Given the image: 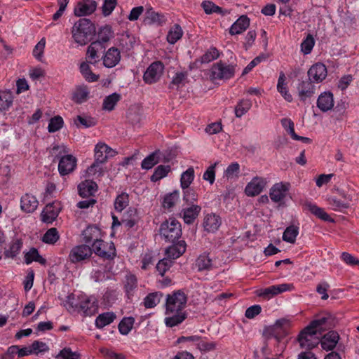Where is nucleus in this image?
Instances as JSON below:
<instances>
[{
    "label": "nucleus",
    "instance_id": "f257e3e1",
    "mask_svg": "<svg viewBox=\"0 0 359 359\" xmlns=\"http://www.w3.org/2000/svg\"><path fill=\"white\" fill-rule=\"evenodd\" d=\"M330 319L323 317L313 320L302 330L298 335L297 341L302 348L311 349L319 344L320 336L327 330V323Z\"/></svg>",
    "mask_w": 359,
    "mask_h": 359
},
{
    "label": "nucleus",
    "instance_id": "f03ea898",
    "mask_svg": "<svg viewBox=\"0 0 359 359\" xmlns=\"http://www.w3.org/2000/svg\"><path fill=\"white\" fill-rule=\"evenodd\" d=\"M95 33V27L87 18H81L72 27V34L74 41L81 45L87 44Z\"/></svg>",
    "mask_w": 359,
    "mask_h": 359
},
{
    "label": "nucleus",
    "instance_id": "7ed1b4c3",
    "mask_svg": "<svg viewBox=\"0 0 359 359\" xmlns=\"http://www.w3.org/2000/svg\"><path fill=\"white\" fill-rule=\"evenodd\" d=\"M160 235L165 241L174 243L182 236L181 224L175 218H169L161 224Z\"/></svg>",
    "mask_w": 359,
    "mask_h": 359
},
{
    "label": "nucleus",
    "instance_id": "20e7f679",
    "mask_svg": "<svg viewBox=\"0 0 359 359\" xmlns=\"http://www.w3.org/2000/svg\"><path fill=\"white\" fill-rule=\"evenodd\" d=\"M187 304V296L185 294L178 290L174 292L172 294H168L166 298V311L168 313L175 311H182Z\"/></svg>",
    "mask_w": 359,
    "mask_h": 359
},
{
    "label": "nucleus",
    "instance_id": "39448f33",
    "mask_svg": "<svg viewBox=\"0 0 359 359\" xmlns=\"http://www.w3.org/2000/svg\"><path fill=\"white\" fill-rule=\"evenodd\" d=\"M93 251L97 255L107 259H112L116 255V249L114 243H108L101 239L93 243Z\"/></svg>",
    "mask_w": 359,
    "mask_h": 359
},
{
    "label": "nucleus",
    "instance_id": "423d86ee",
    "mask_svg": "<svg viewBox=\"0 0 359 359\" xmlns=\"http://www.w3.org/2000/svg\"><path fill=\"white\" fill-rule=\"evenodd\" d=\"M234 74L235 68L233 65H226L220 62L212 65L210 76L212 80L229 79L231 78Z\"/></svg>",
    "mask_w": 359,
    "mask_h": 359
},
{
    "label": "nucleus",
    "instance_id": "0eeeda50",
    "mask_svg": "<svg viewBox=\"0 0 359 359\" xmlns=\"http://www.w3.org/2000/svg\"><path fill=\"white\" fill-rule=\"evenodd\" d=\"M164 66L160 61L152 62L143 75V80L147 84L156 83L163 74Z\"/></svg>",
    "mask_w": 359,
    "mask_h": 359
},
{
    "label": "nucleus",
    "instance_id": "6e6552de",
    "mask_svg": "<svg viewBox=\"0 0 359 359\" xmlns=\"http://www.w3.org/2000/svg\"><path fill=\"white\" fill-rule=\"evenodd\" d=\"M61 209V204L57 201L47 204L41 213V221L46 224H52L57 217Z\"/></svg>",
    "mask_w": 359,
    "mask_h": 359
},
{
    "label": "nucleus",
    "instance_id": "1a4fd4ad",
    "mask_svg": "<svg viewBox=\"0 0 359 359\" xmlns=\"http://www.w3.org/2000/svg\"><path fill=\"white\" fill-rule=\"evenodd\" d=\"M92 255V248L82 244L74 247L69 252L68 259L72 263H77L88 259Z\"/></svg>",
    "mask_w": 359,
    "mask_h": 359
},
{
    "label": "nucleus",
    "instance_id": "9d476101",
    "mask_svg": "<svg viewBox=\"0 0 359 359\" xmlns=\"http://www.w3.org/2000/svg\"><path fill=\"white\" fill-rule=\"evenodd\" d=\"M290 184L288 182L276 183L270 189L269 196L272 201L278 203L283 201L289 191Z\"/></svg>",
    "mask_w": 359,
    "mask_h": 359
},
{
    "label": "nucleus",
    "instance_id": "9b49d317",
    "mask_svg": "<svg viewBox=\"0 0 359 359\" xmlns=\"http://www.w3.org/2000/svg\"><path fill=\"white\" fill-rule=\"evenodd\" d=\"M105 48V46L101 45L100 42H92L87 48L86 61L93 65L97 64L102 60L100 53L103 52Z\"/></svg>",
    "mask_w": 359,
    "mask_h": 359
},
{
    "label": "nucleus",
    "instance_id": "f8f14e48",
    "mask_svg": "<svg viewBox=\"0 0 359 359\" xmlns=\"http://www.w3.org/2000/svg\"><path fill=\"white\" fill-rule=\"evenodd\" d=\"M97 8V2L94 0H81L79 1L74 10V13L77 17L89 15L95 12Z\"/></svg>",
    "mask_w": 359,
    "mask_h": 359
},
{
    "label": "nucleus",
    "instance_id": "ddd939ff",
    "mask_svg": "<svg viewBox=\"0 0 359 359\" xmlns=\"http://www.w3.org/2000/svg\"><path fill=\"white\" fill-rule=\"evenodd\" d=\"M80 313L85 316L94 315L97 310L98 305L95 297L81 295Z\"/></svg>",
    "mask_w": 359,
    "mask_h": 359
},
{
    "label": "nucleus",
    "instance_id": "4468645a",
    "mask_svg": "<svg viewBox=\"0 0 359 359\" xmlns=\"http://www.w3.org/2000/svg\"><path fill=\"white\" fill-rule=\"evenodd\" d=\"M103 65L107 68L116 66L121 60L120 50L116 47L109 48L101 57Z\"/></svg>",
    "mask_w": 359,
    "mask_h": 359
},
{
    "label": "nucleus",
    "instance_id": "2eb2a0df",
    "mask_svg": "<svg viewBox=\"0 0 359 359\" xmlns=\"http://www.w3.org/2000/svg\"><path fill=\"white\" fill-rule=\"evenodd\" d=\"M95 160L104 163L109 157L116 154V151L103 142H98L95 147Z\"/></svg>",
    "mask_w": 359,
    "mask_h": 359
},
{
    "label": "nucleus",
    "instance_id": "dca6fc26",
    "mask_svg": "<svg viewBox=\"0 0 359 359\" xmlns=\"http://www.w3.org/2000/svg\"><path fill=\"white\" fill-rule=\"evenodd\" d=\"M266 184L265 179L255 177L246 185L245 193L248 196H257L262 191Z\"/></svg>",
    "mask_w": 359,
    "mask_h": 359
},
{
    "label": "nucleus",
    "instance_id": "f3484780",
    "mask_svg": "<svg viewBox=\"0 0 359 359\" xmlns=\"http://www.w3.org/2000/svg\"><path fill=\"white\" fill-rule=\"evenodd\" d=\"M327 76V68L322 63H316L308 71V77L312 82L320 83Z\"/></svg>",
    "mask_w": 359,
    "mask_h": 359
},
{
    "label": "nucleus",
    "instance_id": "a211bd4d",
    "mask_svg": "<svg viewBox=\"0 0 359 359\" xmlns=\"http://www.w3.org/2000/svg\"><path fill=\"white\" fill-rule=\"evenodd\" d=\"M76 166V158L72 155H65L59 161L58 171L62 176L72 172Z\"/></svg>",
    "mask_w": 359,
    "mask_h": 359
},
{
    "label": "nucleus",
    "instance_id": "6ab92c4d",
    "mask_svg": "<svg viewBox=\"0 0 359 359\" xmlns=\"http://www.w3.org/2000/svg\"><path fill=\"white\" fill-rule=\"evenodd\" d=\"M290 326V321L285 318L277 320L276 323L266 329V332L269 335L278 338L281 334H285Z\"/></svg>",
    "mask_w": 359,
    "mask_h": 359
},
{
    "label": "nucleus",
    "instance_id": "aec40b11",
    "mask_svg": "<svg viewBox=\"0 0 359 359\" xmlns=\"http://www.w3.org/2000/svg\"><path fill=\"white\" fill-rule=\"evenodd\" d=\"M315 86L309 79L302 81L298 84V95L301 101L306 102L315 94Z\"/></svg>",
    "mask_w": 359,
    "mask_h": 359
},
{
    "label": "nucleus",
    "instance_id": "412c9836",
    "mask_svg": "<svg viewBox=\"0 0 359 359\" xmlns=\"http://www.w3.org/2000/svg\"><path fill=\"white\" fill-rule=\"evenodd\" d=\"M339 334L336 331H330L325 334L321 339H319L321 347L325 351L333 350L339 340Z\"/></svg>",
    "mask_w": 359,
    "mask_h": 359
},
{
    "label": "nucleus",
    "instance_id": "4be33fe9",
    "mask_svg": "<svg viewBox=\"0 0 359 359\" xmlns=\"http://www.w3.org/2000/svg\"><path fill=\"white\" fill-rule=\"evenodd\" d=\"M195 267L198 271H209L215 268L214 261L210 253L204 252L200 255L196 259Z\"/></svg>",
    "mask_w": 359,
    "mask_h": 359
},
{
    "label": "nucleus",
    "instance_id": "5701e85b",
    "mask_svg": "<svg viewBox=\"0 0 359 359\" xmlns=\"http://www.w3.org/2000/svg\"><path fill=\"white\" fill-rule=\"evenodd\" d=\"M222 224L221 217L215 214H207L203 220V226L206 231L210 233L216 232Z\"/></svg>",
    "mask_w": 359,
    "mask_h": 359
},
{
    "label": "nucleus",
    "instance_id": "b1692460",
    "mask_svg": "<svg viewBox=\"0 0 359 359\" xmlns=\"http://www.w3.org/2000/svg\"><path fill=\"white\" fill-rule=\"evenodd\" d=\"M292 288L293 285L292 284L287 283L272 285L262 290L259 295L261 297L269 298L283 292L291 290Z\"/></svg>",
    "mask_w": 359,
    "mask_h": 359
},
{
    "label": "nucleus",
    "instance_id": "393cba45",
    "mask_svg": "<svg viewBox=\"0 0 359 359\" xmlns=\"http://www.w3.org/2000/svg\"><path fill=\"white\" fill-rule=\"evenodd\" d=\"M38 205L39 201L34 195L25 194L21 197L20 207L24 212L32 213L36 210Z\"/></svg>",
    "mask_w": 359,
    "mask_h": 359
},
{
    "label": "nucleus",
    "instance_id": "a878e982",
    "mask_svg": "<svg viewBox=\"0 0 359 359\" xmlns=\"http://www.w3.org/2000/svg\"><path fill=\"white\" fill-rule=\"evenodd\" d=\"M304 210H308L316 217L325 222H333L334 220L324 210V209L317 206L311 202L306 201L303 205Z\"/></svg>",
    "mask_w": 359,
    "mask_h": 359
},
{
    "label": "nucleus",
    "instance_id": "bb28decb",
    "mask_svg": "<svg viewBox=\"0 0 359 359\" xmlns=\"http://www.w3.org/2000/svg\"><path fill=\"white\" fill-rule=\"evenodd\" d=\"M186 248L187 245L185 241H180L177 243L175 242L172 245L166 249L165 255L168 258L173 261L185 252Z\"/></svg>",
    "mask_w": 359,
    "mask_h": 359
},
{
    "label": "nucleus",
    "instance_id": "cd10ccee",
    "mask_svg": "<svg viewBox=\"0 0 359 359\" xmlns=\"http://www.w3.org/2000/svg\"><path fill=\"white\" fill-rule=\"evenodd\" d=\"M165 324L167 327H172L182 323L186 318L187 314L184 311H175L173 313H168L165 310Z\"/></svg>",
    "mask_w": 359,
    "mask_h": 359
},
{
    "label": "nucleus",
    "instance_id": "c85d7f7f",
    "mask_svg": "<svg viewBox=\"0 0 359 359\" xmlns=\"http://www.w3.org/2000/svg\"><path fill=\"white\" fill-rule=\"evenodd\" d=\"M334 106L333 95L330 92L321 93L317 100V107L323 112L330 110Z\"/></svg>",
    "mask_w": 359,
    "mask_h": 359
},
{
    "label": "nucleus",
    "instance_id": "c756f323",
    "mask_svg": "<svg viewBox=\"0 0 359 359\" xmlns=\"http://www.w3.org/2000/svg\"><path fill=\"white\" fill-rule=\"evenodd\" d=\"M79 194L81 197H89L93 196L97 190V185L90 180H86L78 186Z\"/></svg>",
    "mask_w": 359,
    "mask_h": 359
},
{
    "label": "nucleus",
    "instance_id": "7c9ffc66",
    "mask_svg": "<svg viewBox=\"0 0 359 359\" xmlns=\"http://www.w3.org/2000/svg\"><path fill=\"white\" fill-rule=\"evenodd\" d=\"M201 211V208L197 205H191L190 207L182 210V218L186 224H192Z\"/></svg>",
    "mask_w": 359,
    "mask_h": 359
},
{
    "label": "nucleus",
    "instance_id": "2f4dec72",
    "mask_svg": "<svg viewBox=\"0 0 359 359\" xmlns=\"http://www.w3.org/2000/svg\"><path fill=\"white\" fill-rule=\"evenodd\" d=\"M145 15L146 19L149 21V23L158 26L163 25L167 21V18L164 14L156 12L151 6L147 8Z\"/></svg>",
    "mask_w": 359,
    "mask_h": 359
},
{
    "label": "nucleus",
    "instance_id": "473e14b6",
    "mask_svg": "<svg viewBox=\"0 0 359 359\" xmlns=\"http://www.w3.org/2000/svg\"><path fill=\"white\" fill-rule=\"evenodd\" d=\"M250 25V19L246 15H241L231 27L229 33L231 35L243 32Z\"/></svg>",
    "mask_w": 359,
    "mask_h": 359
},
{
    "label": "nucleus",
    "instance_id": "72a5a7b5",
    "mask_svg": "<svg viewBox=\"0 0 359 359\" xmlns=\"http://www.w3.org/2000/svg\"><path fill=\"white\" fill-rule=\"evenodd\" d=\"M100 229L95 226H88L82 232L83 241L85 243L88 244L93 241H99Z\"/></svg>",
    "mask_w": 359,
    "mask_h": 359
},
{
    "label": "nucleus",
    "instance_id": "f704fd0d",
    "mask_svg": "<svg viewBox=\"0 0 359 359\" xmlns=\"http://www.w3.org/2000/svg\"><path fill=\"white\" fill-rule=\"evenodd\" d=\"M81 295L76 296L71 294L67 296V299L64 302V306L69 313H80Z\"/></svg>",
    "mask_w": 359,
    "mask_h": 359
},
{
    "label": "nucleus",
    "instance_id": "c9c22d12",
    "mask_svg": "<svg viewBox=\"0 0 359 359\" xmlns=\"http://www.w3.org/2000/svg\"><path fill=\"white\" fill-rule=\"evenodd\" d=\"M74 123L77 128H90L94 126L97 123L95 118L87 116L86 114L78 115L74 118Z\"/></svg>",
    "mask_w": 359,
    "mask_h": 359
},
{
    "label": "nucleus",
    "instance_id": "e433bc0d",
    "mask_svg": "<svg viewBox=\"0 0 359 359\" xmlns=\"http://www.w3.org/2000/svg\"><path fill=\"white\" fill-rule=\"evenodd\" d=\"M116 318L113 312H105L100 314L95 319V325L97 328H103L104 327L111 324Z\"/></svg>",
    "mask_w": 359,
    "mask_h": 359
},
{
    "label": "nucleus",
    "instance_id": "4c0bfd02",
    "mask_svg": "<svg viewBox=\"0 0 359 359\" xmlns=\"http://www.w3.org/2000/svg\"><path fill=\"white\" fill-rule=\"evenodd\" d=\"M341 196L344 198V201H341L334 196H330L327 198L328 204L330 205L332 210L340 211L348 207L349 203L346 196L344 193L341 194Z\"/></svg>",
    "mask_w": 359,
    "mask_h": 359
},
{
    "label": "nucleus",
    "instance_id": "58836bf2",
    "mask_svg": "<svg viewBox=\"0 0 359 359\" xmlns=\"http://www.w3.org/2000/svg\"><path fill=\"white\" fill-rule=\"evenodd\" d=\"M252 107V101L248 99H242L239 100L235 107V115L237 118L242 117Z\"/></svg>",
    "mask_w": 359,
    "mask_h": 359
},
{
    "label": "nucleus",
    "instance_id": "ea45409f",
    "mask_svg": "<svg viewBox=\"0 0 359 359\" xmlns=\"http://www.w3.org/2000/svg\"><path fill=\"white\" fill-rule=\"evenodd\" d=\"M112 36L113 32L111 27L109 25H106L100 29L97 34V39L95 41V42H100L101 45L105 46V43L108 42Z\"/></svg>",
    "mask_w": 359,
    "mask_h": 359
},
{
    "label": "nucleus",
    "instance_id": "a19ab883",
    "mask_svg": "<svg viewBox=\"0 0 359 359\" xmlns=\"http://www.w3.org/2000/svg\"><path fill=\"white\" fill-rule=\"evenodd\" d=\"M183 35L182 27L178 25H174L169 30L167 35V41L170 44L175 43Z\"/></svg>",
    "mask_w": 359,
    "mask_h": 359
},
{
    "label": "nucleus",
    "instance_id": "79ce46f5",
    "mask_svg": "<svg viewBox=\"0 0 359 359\" xmlns=\"http://www.w3.org/2000/svg\"><path fill=\"white\" fill-rule=\"evenodd\" d=\"M170 170L171 168L170 165H160L155 168L153 175L150 177V180L154 182H158L165 177L170 172Z\"/></svg>",
    "mask_w": 359,
    "mask_h": 359
},
{
    "label": "nucleus",
    "instance_id": "37998d69",
    "mask_svg": "<svg viewBox=\"0 0 359 359\" xmlns=\"http://www.w3.org/2000/svg\"><path fill=\"white\" fill-rule=\"evenodd\" d=\"M25 261L27 264H29L32 262H36L42 265H45L46 264V260L43 257H42L38 250L36 248H32L29 252H27L25 255Z\"/></svg>",
    "mask_w": 359,
    "mask_h": 359
},
{
    "label": "nucleus",
    "instance_id": "c03bdc74",
    "mask_svg": "<svg viewBox=\"0 0 359 359\" xmlns=\"http://www.w3.org/2000/svg\"><path fill=\"white\" fill-rule=\"evenodd\" d=\"M299 234V228L294 225L287 226L283 234V240L290 243H294Z\"/></svg>",
    "mask_w": 359,
    "mask_h": 359
},
{
    "label": "nucleus",
    "instance_id": "a18cd8bd",
    "mask_svg": "<svg viewBox=\"0 0 359 359\" xmlns=\"http://www.w3.org/2000/svg\"><path fill=\"white\" fill-rule=\"evenodd\" d=\"M13 100L11 91H0V111L8 109L13 103Z\"/></svg>",
    "mask_w": 359,
    "mask_h": 359
},
{
    "label": "nucleus",
    "instance_id": "49530a36",
    "mask_svg": "<svg viewBox=\"0 0 359 359\" xmlns=\"http://www.w3.org/2000/svg\"><path fill=\"white\" fill-rule=\"evenodd\" d=\"M60 238V234L57 229L55 227L50 228L46 231L42 237V241L49 245H54Z\"/></svg>",
    "mask_w": 359,
    "mask_h": 359
},
{
    "label": "nucleus",
    "instance_id": "de8ad7c7",
    "mask_svg": "<svg viewBox=\"0 0 359 359\" xmlns=\"http://www.w3.org/2000/svg\"><path fill=\"white\" fill-rule=\"evenodd\" d=\"M89 62H83L80 65V72L86 81L89 82L96 81L99 76L94 73L90 69L89 66Z\"/></svg>",
    "mask_w": 359,
    "mask_h": 359
},
{
    "label": "nucleus",
    "instance_id": "09e8293b",
    "mask_svg": "<svg viewBox=\"0 0 359 359\" xmlns=\"http://www.w3.org/2000/svg\"><path fill=\"white\" fill-rule=\"evenodd\" d=\"M194 178V170L192 167L189 168L181 175V187L183 189L189 188Z\"/></svg>",
    "mask_w": 359,
    "mask_h": 359
},
{
    "label": "nucleus",
    "instance_id": "8fccbe9b",
    "mask_svg": "<svg viewBox=\"0 0 359 359\" xmlns=\"http://www.w3.org/2000/svg\"><path fill=\"white\" fill-rule=\"evenodd\" d=\"M89 95V91L86 86L78 87L73 94V100L81 104L87 100Z\"/></svg>",
    "mask_w": 359,
    "mask_h": 359
},
{
    "label": "nucleus",
    "instance_id": "3c124183",
    "mask_svg": "<svg viewBox=\"0 0 359 359\" xmlns=\"http://www.w3.org/2000/svg\"><path fill=\"white\" fill-rule=\"evenodd\" d=\"M102 164L103 163L95 160L94 163L87 169L88 176L95 178L102 176L104 172Z\"/></svg>",
    "mask_w": 359,
    "mask_h": 359
},
{
    "label": "nucleus",
    "instance_id": "603ef678",
    "mask_svg": "<svg viewBox=\"0 0 359 359\" xmlns=\"http://www.w3.org/2000/svg\"><path fill=\"white\" fill-rule=\"evenodd\" d=\"M180 198V193L178 191H174L165 196L163 206L164 208L170 209L172 208Z\"/></svg>",
    "mask_w": 359,
    "mask_h": 359
},
{
    "label": "nucleus",
    "instance_id": "864d4df0",
    "mask_svg": "<svg viewBox=\"0 0 359 359\" xmlns=\"http://www.w3.org/2000/svg\"><path fill=\"white\" fill-rule=\"evenodd\" d=\"M135 319L133 317L123 318L118 324V330L121 334H128L133 328Z\"/></svg>",
    "mask_w": 359,
    "mask_h": 359
},
{
    "label": "nucleus",
    "instance_id": "5fc2aeb1",
    "mask_svg": "<svg viewBox=\"0 0 359 359\" xmlns=\"http://www.w3.org/2000/svg\"><path fill=\"white\" fill-rule=\"evenodd\" d=\"M22 246V243L20 240H15L13 241L9 248L5 251V255L8 258H14L17 255L19 254L20 249Z\"/></svg>",
    "mask_w": 359,
    "mask_h": 359
},
{
    "label": "nucleus",
    "instance_id": "6e6d98bb",
    "mask_svg": "<svg viewBox=\"0 0 359 359\" xmlns=\"http://www.w3.org/2000/svg\"><path fill=\"white\" fill-rule=\"evenodd\" d=\"M135 43L134 39L128 34H121L118 38V46L122 50L128 51L130 50Z\"/></svg>",
    "mask_w": 359,
    "mask_h": 359
},
{
    "label": "nucleus",
    "instance_id": "4d7b16f0",
    "mask_svg": "<svg viewBox=\"0 0 359 359\" xmlns=\"http://www.w3.org/2000/svg\"><path fill=\"white\" fill-rule=\"evenodd\" d=\"M121 95L116 93L106 97L103 102V109L108 111H111L114 109V106L119 101Z\"/></svg>",
    "mask_w": 359,
    "mask_h": 359
},
{
    "label": "nucleus",
    "instance_id": "13d9d810",
    "mask_svg": "<svg viewBox=\"0 0 359 359\" xmlns=\"http://www.w3.org/2000/svg\"><path fill=\"white\" fill-rule=\"evenodd\" d=\"M129 197L126 193L119 194L114 202V208L118 212H121L128 205Z\"/></svg>",
    "mask_w": 359,
    "mask_h": 359
},
{
    "label": "nucleus",
    "instance_id": "bf43d9fd",
    "mask_svg": "<svg viewBox=\"0 0 359 359\" xmlns=\"http://www.w3.org/2000/svg\"><path fill=\"white\" fill-rule=\"evenodd\" d=\"M162 294L158 292L149 294L144 299V305L147 309L155 307L160 302V297Z\"/></svg>",
    "mask_w": 359,
    "mask_h": 359
},
{
    "label": "nucleus",
    "instance_id": "052dcab7",
    "mask_svg": "<svg viewBox=\"0 0 359 359\" xmlns=\"http://www.w3.org/2000/svg\"><path fill=\"white\" fill-rule=\"evenodd\" d=\"M219 56V51L215 47H211L201 57V63H209L218 58Z\"/></svg>",
    "mask_w": 359,
    "mask_h": 359
},
{
    "label": "nucleus",
    "instance_id": "680f3d73",
    "mask_svg": "<svg viewBox=\"0 0 359 359\" xmlns=\"http://www.w3.org/2000/svg\"><path fill=\"white\" fill-rule=\"evenodd\" d=\"M158 163V158L157 156L156 152H153L152 154H149L148 156H147L142 161V168L145 170H149L152 167H154L156 164Z\"/></svg>",
    "mask_w": 359,
    "mask_h": 359
},
{
    "label": "nucleus",
    "instance_id": "e2e57ef3",
    "mask_svg": "<svg viewBox=\"0 0 359 359\" xmlns=\"http://www.w3.org/2000/svg\"><path fill=\"white\" fill-rule=\"evenodd\" d=\"M172 264V260L168 257L163 258L156 264V270L161 276H163L165 273L171 267Z\"/></svg>",
    "mask_w": 359,
    "mask_h": 359
},
{
    "label": "nucleus",
    "instance_id": "0e129e2a",
    "mask_svg": "<svg viewBox=\"0 0 359 359\" xmlns=\"http://www.w3.org/2000/svg\"><path fill=\"white\" fill-rule=\"evenodd\" d=\"M80 353L73 352L70 348H65L56 356L57 359H79Z\"/></svg>",
    "mask_w": 359,
    "mask_h": 359
},
{
    "label": "nucleus",
    "instance_id": "69168bd1",
    "mask_svg": "<svg viewBox=\"0 0 359 359\" xmlns=\"http://www.w3.org/2000/svg\"><path fill=\"white\" fill-rule=\"evenodd\" d=\"M137 286V278L133 274H128L126 276L125 289L128 294L133 292Z\"/></svg>",
    "mask_w": 359,
    "mask_h": 359
},
{
    "label": "nucleus",
    "instance_id": "338daca9",
    "mask_svg": "<svg viewBox=\"0 0 359 359\" xmlns=\"http://www.w3.org/2000/svg\"><path fill=\"white\" fill-rule=\"evenodd\" d=\"M315 41L313 37L309 34L306 38L301 43V50L304 54L310 53L314 46Z\"/></svg>",
    "mask_w": 359,
    "mask_h": 359
},
{
    "label": "nucleus",
    "instance_id": "774afa93",
    "mask_svg": "<svg viewBox=\"0 0 359 359\" xmlns=\"http://www.w3.org/2000/svg\"><path fill=\"white\" fill-rule=\"evenodd\" d=\"M63 126V119L57 116L52 118L48 123V129L50 133H54L59 130Z\"/></svg>",
    "mask_w": 359,
    "mask_h": 359
}]
</instances>
